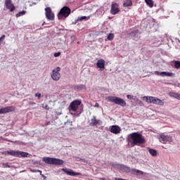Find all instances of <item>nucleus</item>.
<instances>
[{
    "instance_id": "1a4fd4ad",
    "label": "nucleus",
    "mask_w": 180,
    "mask_h": 180,
    "mask_svg": "<svg viewBox=\"0 0 180 180\" xmlns=\"http://www.w3.org/2000/svg\"><path fill=\"white\" fill-rule=\"evenodd\" d=\"M150 103L158 105L159 106H164V101L157 97H150Z\"/></svg>"
},
{
    "instance_id": "a878e982",
    "label": "nucleus",
    "mask_w": 180,
    "mask_h": 180,
    "mask_svg": "<svg viewBox=\"0 0 180 180\" xmlns=\"http://www.w3.org/2000/svg\"><path fill=\"white\" fill-rule=\"evenodd\" d=\"M148 152L150 154V155H152V157H157V154H158L157 150L149 149Z\"/></svg>"
},
{
    "instance_id": "9b49d317",
    "label": "nucleus",
    "mask_w": 180,
    "mask_h": 180,
    "mask_svg": "<svg viewBox=\"0 0 180 180\" xmlns=\"http://www.w3.org/2000/svg\"><path fill=\"white\" fill-rule=\"evenodd\" d=\"M45 11L46 18L49 19V20H54V13L51 11V8L50 7H47L45 8Z\"/></svg>"
},
{
    "instance_id": "72a5a7b5",
    "label": "nucleus",
    "mask_w": 180,
    "mask_h": 180,
    "mask_svg": "<svg viewBox=\"0 0 180 180\" xmlns=\"http://www.w3.org/2000/svg\"><path fill=\"white\" fill-rule=\"evenodd\" d=\"M35 96L38 97V99H40V98H41V94L39 93H37L35 94Z\"/></svg>"
},
{
    "instance_id": "58836bf2",
    "label": "nucleus",
    "mask_w": 180,
    "mask_h": 180,
    "mask_svg": "<svg viewBox=\"0 0 180 180\" xmlns=\"http://www.w3.org/2000/svg\"><path fill=\"white\" fill-rule=\"evenodd\" d=\"M95 106H96V108H99V103H96Z\"/></svg>"
},
{
    "instance_id": "423d86ee",
    "label": "nucleus",
    "mask_w": 180,
    "mask_h": 180,
    "mask_svg": "<svg viewBox=\"0 0 180 180\" xmlns=\"http://www.w3.org/2000/svg\"><path fill=\"white\" fill-rule=\"evenodd\" d=\"M61 71V68L57 67L53 69L51 72V77L53 81H60V78H61V74L60 72Z\"/></svg>"
},
{
    "instance_id": "39448f33",
    "label": "nucleus",
    "mask_w": 180,
    "mask_h": 180,
    "mask_svg": "<svg viewBox=\"0 0 180 180\" xmlns=\"http://www.w3.org/2000/svg\"><path fill=\"white\" fill-rule=\"evenodd\" d=\"M71 14V8L68 6H63L58 13V19H61L63 18H68Z\"/></svg>"
},
{
    "instance_id": "f257e3e1",
    "label": "nucleus",
    "mask_w": 180,
    "mask_h": 180,
    "mask_svg": "<svg viewBox=\"0 0 180 180\" xmlns=\"http://www.w3.org/2000/svg\"><path fill=\"white\" fill-rule=\"evenodd\" d=\"M128 141L130 143L131 147H134L140 146V144H144L146 139L139 132H133L129 134Z\"/></svg>"
},
{
    "instance_id": "dca6fc26",
    "label": "nucleus",
    "mask_w": 180,
    "mask_h": 180,
    "mask_svg": "<svg viewBox=\"0 0 180 180\" xmlns=\"http://www.w3.org/2000/svg\"><path fill=\"white\" fill-rule=\"evenodd\" d=\"M110 132L113 134H119L120 133V127L117 125H112L110 129Z\"/></svg>"
},
{
    "instance_id": "2f4dec72",
    "label": "nucleus",
    "mask_w": 180,
    "mask_h": 180,
    "mask_svg": "<svg viewBox=\"0 0 180 180\" xmlns=\"http://www.w3.org/2000/svg\"><path fill=\"white\" fill-rule=\"evenodd\" d=\"M3 168H11V165H9V163H3Z\"/></svg>"
},
{
    "instance_id": "c756f323",
    "label": "nucleus",
    "mask_w": 180,
    "mask_h": 180,
    "mask_svg": "<svg viewBox=\"0 0 180 180\" xmlns=\"http://www.w3.org/2000/svg\"><path fill=\"white\" fill-rule=\"evenodd\" d=\"M108 40L112 41L115 39V34L113 33H110L107 37Z\"/></svg>"
},
{
    "instance_id": "7ed1b4c3",
    "label": "nucleus",
    "mask_w": 180,
    "mask_h": 180,
    "mask_svg": "<svg viewBox=\"0 0 180 180\" xmlns=\"http://www.w3.org/2000/svg\"><path fill=\"white\" fill-rule=\"evenodd\" d=\"M108 99L109 102H112L113 103H115V105H120V106L122 107L126 106V101L120 97L109 96Z\"/></svg>"
},
{
    "instance_id": "4468645a",
    "label": "nucleus",
    "mask_w": 180,
    "mask_h": 180,
    "mask_svg": "<svg viewBox=\"0 0 180 180\" xmlns=\"http://www.w3.org/2000/svg\"><path fill=\"white\" fill-rule=\"evenodd\" d=\"M62 171L63 172H65V174L66 175H70V176H75L77 175H79V173H77V172H75L74 171H72V169H65V168H63L62 169Z\"/></svg>"
},
{
    "instance_id": "393cba45",
    "label": "nucleus",
    "mask_w": 180,
    "mask_h": 180,
    "mask_svg": "<svg viewBox=\"0 0 180 180\" xmlns=\"http://www.w3.org/2000/svg\"><path fill=\"white\" fill-rule=\"evenodd\" d=\"M162 77H172L174 73L169 72H161Z\"/></svg>"
},
{
    "instance_id": "c85d7f7f",
    "label": "nucleus",
    "mask_w": 180,
    "mask_h": 180,
    "mask_svg": "<svg viewBox=\"0 0 180 180\" xmlns=\"http://www.w3.org/2000/svg\"><path fill=\"white\" fill-rule=\"evenodd\" d=\"M139 33V30H136L129 33L130 36L134 37Z\"/></svg>"
},
{
    "instance_id": "aec40b11",
    "label": "nucleus",
    "mask_w": 180,
    "mask_h": 180,
    "mask_svg": "<svg viewBox=\"0 0 180 180\" xmlns=\"http://www.w3.org/2000/svg\"><path fill=\"white\" fill-rule=\"evenodd\" d=\"M120 169H122V171H124V172H130V167L124 165H120Z\"/></svg>"
},
{
    "instance_id": "a211bd4d",
    "label": "nucleus",
    "mask_w": 180,
    "mask_h": 180,
    "mask_svg": "<svg viewBox=\"0 0 180 180\" xmlns=\"http://www.w3.org/2000/svg\"><path fill=\"white\" fill-rule=\"evenodd\" d=\"M133 5V1L131 0H124L123 3L124 8H129Z\"/></svg>"
},
{
    "instance_id": "ea45409f",
    "label": "nucleus",
    "mask_w": 180,
    "mask_h": 180,
    "mask_svg": "<svg viewBox=\"0 0 180 180\" xmlns=\"http://www.w3.org/2000/svg\"><path fill=\"white\" fill-rule=\"evenodd\" d=\"M37 172H39L41 176L43 175V174H41V171L37 170Z\"/></svg>"
},
{
    "instance_id": "f03ea898",
    "label": "nucleus",
    "mask_w": 180,
    "mask_h": 180,
    "mask_svg": "<svg viewBox=\"0 0 180 180\" xmlns=\"http://www.w3.org/2000/svg\"><path fill=\"white\" fill-rule=\"evenodd\" d=\"M42 161H44L45 164H49L50 165H63V164H64L63 160L56 158L44 157L42 158Z\"/></svg>"
},
{
    "instance_id": "412c9836",
    "label": "nucleus",
    "mask_w": 180,
    "mask_h": 180,
    "mask_svg": "<svg viewBox=\"0 0 180 180\" xmlns=\"http://www.w3.org/2000/svg\"><path fill=\"white\" fill-rule=\"evenodd\" d=\"M75 89H77V91H82V89H86V86L84 84H79L75 86Z\"/></svg>"
},
{
    "instance_id": "7c9ffc66",
    "label": "nucleus",
    "mask_w": 180,
    "mask_h": 180,
    "mask_svg": "<svg viewBox=\"0 0 180 180\" xmlns=\"http://www.w3.org/2000/svg\"><path fill=\"white\" fill-rule=\"evenodd\" d=\"M150 97L151 96H143V98L144 101H146V102H147L148 103H150Z\"/></svg>"
},
{
    "instance_id": "c9c22d12",
    "label": "nucleus",
    "mask_w": 180,
    "mask_h": 180,
    "mask_svg": "<svg viewBox=\"0 0 180 180\" xmlns=\"http://www.w3.org/2000/svg\"><path fill=\"white\" fill-rule=\"evenodd\" d=\"M5 37H6L5 35H2V36L0 37V41H2V40H5Z\"/></svg>"
},
{
    "instance_id": "a19ab883",
    "label": "nucleus",
    "mask_w": 180,
    "mask_h": 180,
    "mask_svg": "<svg viewBox=\"0 0 180 180\" xmlns=\"http://www.w3.org/2000/svg\"><path fill=\"white\" fill-rule=\"evenodd\" d=\"M41 176L44 179H46V176H44V174H41Z\"/></svg>"
},
{
    "instance_id": "6e6552de",
    "label": "nucleus",
    "mask_w": 180,
    "mask_h": 180,
    "mask_svg": "<svg viewBox=\"0 0 180 180\" xmlns=\"http://www.w3.org/2000/svg\"><path fill=\"white\" fill-rule=\"evenodd\" d=\"M15 110H16V107L13 105L4 107L0 109V115L9 113L11 112H15Z\"/></svg>"
},
{
    "instance_id": "473e14b6",
    "label": "nucleus",
    "mask_w": 180,
    "mask_h": 180,
    "mask_svg": "<svg viewBox=\"0 0 180 180\" xmlns=\"http://www.w3.org/2000/svg\"><path fill=\"white\" fill-rule=\"evenodd\" d=\"M61 56V53L58 52L54 53V57H60Z\"/></svg>"
},
{
    "instance_id": "9d476101",
    "label": "nucleus",
    "mask_w": 180,
    "mask_h": 180,
    "mask_svg": "<svg viewBox=\"0 0 180 180\" xmlns=\"http://www.w3.org/2000/svg\"><path fill=\"white\" fill-rule=\"evenodd\" d=\"M120 12V8H119V4L112 2L111 4L110 13L111 15H117Z\"/></svg>"
},
{
    "instance_id": "20e7f679",
    "label": "nucleus",
    "mask_w": 180,
    "mask_h": 180,
    "mask_svg": "<svg viewBox=\"0 0 180 180\" xmlns=\"http://www.w3.org/2000/svg\"><path fill=\"white\" fill-rule=\"evenodd\" d=\"M6 153H7L8 154V155H12V157H18L19 158H20V157H22L24 158H27V157L29 156V153H26V152H22L20 150H7Z\"/></svg>"
},
{
    "instance_id": "cd10ccee",
    "label": "nucleus",
    "mask_w": 180,
    "mask_h": 180,
    "mask_svg": "<svg viewBox=\"0 0 180 180\" xmlns=\"http://www.w3.org/2000/svg\"><path fill=\"white\" fill-rule=\"evenodd\" d=\"M174 68H176V70H179V68H180V61L176 60L174 62Z\"/></svg>"
},
{
    "instance_id": "4be33fe9",
    "label": "nucleus",
    "mask_w": 180,
    "mask_h": 180,
    "mask_svg": "<svg viewBox=\"0 0 180 180\" xmlns=\"http://www.w3.org/2000/svg\"><path fill=\"white\" fill-rule=\"evenodd\" d=\"M131 172L134 174H139V175H143L144 174V172L143 171L139 170V169H132Z\"/></svg>"
},
{
    "instance_id": "f3484780",
    "label": "nucleus",
    "mask_w": 180,
    "mask_h": 180,
    "mask_svg": "<svg viewBox=\"0 0 180 180\" xmlns=\"http://www.w3.org/2000/svg\"><path fill=\"white\" fill-rule=\"evenodd\" d=\"M93 126H98V124H101V120H96V116H93V117L91 119V124Z\"/></svg>"
},
{
    "instance_id": "5701e85b",
    "label": "nucleus",
    "mask_w": 180,
    "mask_h": 180,
    "mask_svg": "<svg viewBox=\"0 0 180 180\" xmlns=\"http://www.w3.org/2000/svg\"><path fill=\"white\" fill-rule=\"evenodd\" d=\"M145 2L149 8H153V6H154V1L153 0H145Z\"/></svg>"
},
{
    "instance_id": "2eb2a0df",
    "label": "nucleus",
    "mask_w": 180,
    "mask_h": 180,
    "mask_svg": "<svg viewBox=\"0 0 180 180\" xmlns=\"http://www.w3.org/2000/svg\"><path fill=\"white\" fill-rule=\"evenodd\" d=\"M97 68H100L101 71H103L105 69V60L100 59L96 63Z\"/></svg>"
},
{
    "instance_id": "b1692460",
    "label": "nucleus",
    "mask_w": 180,
    "mask_h": 180,
    "mask_svg": "<svg viewBox=\"0 0 180 180\" xmlns=\"http://www.w3.org/2000/svg\"><path fill=\"white\" fill-rule=\"evenodd\" d=\"M89 19H91V15H89V16H82V17H79L77 18V21L79 22H82V20H89Z\"/></svg>"
},
{
    "instance_id": "6ab92c4d",
    "label": "nucleus",
    "mask_w": 180,
    "mask_h": 180,
    "mask_svg": "<svg viewBox=\"0 0 180 180\" xmlns=\"http://www.w3.org/2000/svg\"><path fill=\"white\" fill-rule=\"evenodd\" d=\"M169 95L172 98H175V99H178L179 101H180V94H179L175 93V92H170L169 94Z\"/></svg>"
},
{
    "instance_id": "ddd939ff",
    "label": "nucleus",
    "mask_w": 180,
    "mask_h": 180,
    "mask_svg": "<svg viewBox=\"0 0 180 180\" xmlns=\"http://www.w3.org/2000/svg\"><path fill=\"white\" fill-rule=\"evenodd\" d=\"M5 6L10 12H13L15 10V6L12 4V0H5Z\"/></svg>"
},
{
    "instance_id": "79ce46f5",
    "label": "nucleus",
    "mask_w": 180,
    "mask_h": 180,
    "mask_svg": "<svg viewBox=\"0 0 180 180\" xmlns=\"http://www.w3.org/2000/svg\"><path fill=\"white\" fill-rule=\"evenodd\" d=\"M79 115H81V112H79V113L77 114V116H79Z\"/></svg>"
},
{
    "instance_id": "bb28decb",
    "label": "nucleus",
    "mask_w": 180,
    "mask_h": 180,
    "mask_svg": "<svg viewBox=\"0 0 180 180\" xmlns=\"http://www.w3.org/2000/svg\"><path fill=\"white\" fill-rule=\"evenodd\" d=\"M23 15H26V11H20L18 13L16 14V18H20V16H23Z\"/></svg>"
},
{
    "instance_id": "0eeeda50",
    "label": "nucleus",
    "mask_w": 180,
    "mask_h": 180,
    "mask_svg": "<svg viewBox=\"0 0 180 180\" xmlns=\"http://www.w3.org/2000/svg\"><path fill=\"white\" fill-rule=\"evenodd\" d=\"M79 105H81V101H73L69 105L70 112H77V110H78V108H79Z\"/></svg>"
},
{
    "instance_id": "e433bc0d",
    "label": "nucleus",
    "mask_w": 180,
    "mask_h": 180,
    "mask_svg": "<svg viewBox=\"0 0 180 180\" xmlns=\"http://www.w3.org/2000/svg\"><path fill=\"white\" fill-rule=\"evenodd\" d=\"M127 99H133L134 96L131 95H127Z\"/></svg>"
},
{
    "instance_id": "f8f14e48",
    "label": "nucleus",
    "mask_w": 180,
    "mask_h": 180,
    "mask_svg": "<svg viewBox=\"0 0 180 180\" xmlns=\"http://www.w3.org/2000/svg\"><path fill=\"white\" fill-rule=\"evenodd\" d=\"M160 143L167 144V143H171L172 141V137L167 135H161L159 138Z\"/></svg>"
},
{
    "instance_id": "4c0bfd02",
    "label": "nucleus",
    "mask_w": 180,
    "mask_h": 180,
    "mask_svg": "<svg viewBox=\"0 0 180 180\" xmlns=\"http://www.w3.org/2000/svg\"><path fill=\"white\" fill-rule=\"evenodd\" d=\"M45 109L46 110H49L50 108L49 107V105H46Z\"/></svg>"
},
{
    "instance_id": "f704fd0d",
    "label": "nucleus",
    "mask_w": 180,
    "mask_h": 180,
    "mask_svg": "<svg viewBox=\"0 0 180 180\" xmlns=\"http://www.w3.org/2000/svg\"><path fill=\"white\" fill-rule=\"evenodd\" d=\"M155 75H160V77H162L161 72L155 71Z\"/></svg>"
}]
</instances>
